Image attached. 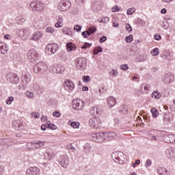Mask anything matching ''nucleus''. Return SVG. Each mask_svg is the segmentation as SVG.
<instances>
[{"mask_svg": "<svg viewBox=\"0 0 175 175\" xmlns=\"http://www.w3.org/2000/svg\"><path fill=\"white\" fill-rule=\"evenodd\" d=\"M49 66L43 62L37 63L33 67V72L37 75H43L47 72Z\"/></svg>", "mask_w": 175, "mask_h": 175, "instance_id": "nucleus-1", "label": "nucleus"}, {"mask_svg": "<svg viewBox=\"0 0 175 175\" xmlns=\"http://www.w3.org/2000/svg\"><path fill=\"white\" fill-rule=\"evenodd\" d=\"M111 157L113 161L118 163L124 164L126 162V156L122 152H115Z\"/></svg>", "mask_w": 175, "mask_h": 175, "instance_id": "nucleus-2", "label": "nucleus"}, {"mask_svg": "<svg viewBox=\"0 0 175 175\" xmlns=\"http://www.w3.org/2000/svg\"><path fill=\"white\" fill-rule=\"evenodd\" d=\"M85 102L81 99H74L72 103V107L74 110L81 111L84 109Z\"/></svg>", "mask_w": 175, "mask_h": 175, "instance_id": "nucleus-3", "label": "nucleus"}, {"mask_svg": "<svg viewBox=\"0 0 175 175\" xmlns=\"http://www.w3.org/2000/svg\"><path fill=\"white\" fill-rule=\"evenodd\" d=\"M90 137L92 140L96 143H103V142H106L105 133H92L90 135Z\"/></svg>", "mask_w": 175, "mask_h": 175, "instance_id": "nucleus-4", "label": "nucleus"}, {"mask_svg": "<svg viewBox=\"0 0 175 175\" xmlns=\"http://www.w3.org/2000/svg\"><path fill=\"white\" fill-rule=\"evenodd\" d=\"M75 65L78 70H84L87 68V60L84 57H78L75 61Z\"/></svg>", "mask_w": 175, "mask_h": 175, "instance_id": "nucleus-5", "label": "nucleus"}, {"mask_svg": "<svg viewBox=\"0 0 175 175\" xmlns=\"http://www.w3.org/2000/svg\"><path fill=\"white\" fill-rule=\"evenodd\" d=\"M59 49V46H58L57 44H55V43L49 44L46 46L45 53L46 54H48V55H53L55 54L57 51H58Z\"/></svg>", "mask_w": 175, "mask_h": 175, "instance_id": "nucleus-6", "label": "nucleus"}, {"mask_svg": "<svg viewBox=\"0 0 175 175\" xmlns=\"http://www.w3.org/2000/svg\"><path fill=\"white\" fill-rule=\"evenodd\" d=\"M70 6H72L70 1L68 0H62L57 5V10L59 12H68L70 9Z\"/></svg>", "mask_w": 175, "mask_h": 175, "instance_id": "nucleus-7", "label": "nucleus"}, {"mask_svg": "<svg viewBox=\"0 0 175 175\" xmlns=\"http://www.w3.org/2000/svg\"><path fill=\"white\" fill-rule=\"evenodd\" d=\"M27 58L30 62L35 63L39 59V53L35 49H30L27 53Z\"/></svg>", "mask_w": 175, "mask_h": 175, "instance_id": "nucleus-8", "label": "nucleus"}, {"mask_svg": "<svg viewBox=\"0 0 175 175\" xmlns=\"http://www.w3.org/2000/svg\"><path fill=\"white\" fill-rule=\"evenodd\" d=\"M31 32L29 31V29H18L16 31V35L19 38H21L23 40H27L28 38H29Z\"/></svg>", "mask_w": 175, "mask_h": 175, "instance_id": "nucleus-9", "label": "nucleus"}, {"mask_svg": "<svg viewBox=\"0 0 175 175\" xmlns=\"http://www.w3.org/2000/svg\"><path fill=\"white\" fill-rule=\"evenodd\" d=\"M148 136L151 142H158L161 137V131L159 130H151L148 132Z\"/></svg>", "mask_w": 175, "mask_h": 175, "instance_id": "nucleus-10", "label": "nucleus"}, {"mask_svg": "<svg viewBox=\"0 0 175 175\" xmlns=\"http://www.w3.org/2000/svg\"><path fill=\"white\" fill-rule=\"evenodd\" d=\"M50 70L55 75H61L65 72V67L61 64H55L53 66H51Z\"/></svg>", "mask_w": 175, "mask_h": 175, "instance_id": "nucleus-11", "label": "nucleus"}, {"mask_svg": "<svg viewBox=\"0 0 175 175\" xmlns=\"http://www.w3.org/2000/svg\"><path fill=\"white\" fill-rule=\"evenodd\" d=\"M89 125L91 128L97 129L100 125H102V120L99 118L93 117L89 120Z\"/></svg>", "mask_w": 175, "mask_h": 175, "instance_id": "nucleus-12", "label": "nucleus"}, {"mask_svg": "<svg viewBox=\"0 0 175 175\" xmlns=\"http://www.w3.org/2000/svg\"><path fill=\"white\" fill-rule=\"evenodd\" d=\"M30 8L32 10H37V12H42L44 8V5L40 1H32L30 3Z\"/></svg>", "mask_w": 175, "mask_h": 175, "instance_id": "nucleus-13", "label": "nucleus"}, {"mask_svg": "<svg viewBox=\"0 0 175 175\" xmlns=\"http://www.w3.org/2000/svg\"><path fill=\"white\" fill-rule=\"evenodd\" d=\"M96 31V27L95 26L90 27L88 29V30L81 33L82 36L85 38V39H88L92 33H95Z\"/></svg>", "mask_w": 175, "mask_h": 175, "instance_id": "nucleus-14", "label": "nucleus"}, {"mask_svg": "<svg viewBox=\"0 0 175 175\" xmlns=\"http://www.w3.org/2000/svg\"><path fill=\"white\" fill-rule=\"evenodd\" d=\"M91 9L93 12H99L102 9V3L99 0H94L91 3Z\"/></svg>", "mask_w": 175, "mask_h": 175, "instance_id": "nucleus-15", "label": "nucleus"}, {"mask_svg": "<svg viewBox=\"0 0 175 175\" xmlns=\"http://www.w3.org/2000/svg\"><path fill=\"white\" fill-rule=\"evenodd\" d=\"M40 169L38 167H29L26 170V175H39Z\"/></svg>", "mask_w": 175, "mask_h": 175, "instance_id": "nucleus-16", "label": "nucleus"}, {"mask_svg": "<svg viewBox=\"0 0 175 175\" xmlns=\"http://www.w3.org/2000/svg\"><path fill=\"white\" fill-rule=\"evenodd\" d=\"M8 81L12 84H17L18 83V77L14 73H8L6 76Z\"/></svg>", "mask_w": 175, "mask_h": 175, "instance_id": "nucleus-17", "label": "nucleus"}, {"mask_svg": "<svg viewBox=\"0 0 175 175\" xmlns=\"http://www.w3.org/2000/svg\"><path fill=\"white\" fill-rule=\"evenodd\" d=\"M59 163L62 167H67L69 165V157L68 155L61 156L59 159Z\"/></svg>", "mask_w": 175, "mask_h": 175, "instance_id": "nucleus-18", "label": "nucleus"}, {"mask_svg": "<svg viewBox=\"0 0 175 175\" xmlns=\"http://www.w3.org/2000/svg\"><path fill=\"white\" fill-rule=\"evenodd\" d=\"M12 126L14 129L16 131H24L25 129L24 128V125L20 120H15L12 122Z\"/></svg>", "mask_w": 175, "mask_h": 175, "instance_id": "nucleus-19", "label": "nucleus"}, {"mask_svg": "<svg viewBox=\"0 0 175 175\" xmlns=\"http://www.w3.org/2000/svg\"><path fill=\"white\" fill-rule=\"evenodd\" d=\"M165 155L169 159H175V148L166 149Z\"/></svg>", "mask_w": 175, "mask_h": 175, "instance_id": "nucleus-20", "label": "nucleus"}, {"mask_svg": "<svg viewBox=\"0 0 175 175\" xmlns=\"http://www.w3.org/2000/svg\"><path fill=\"white\" fill-rule=\"evenodd\" d=\"M42 36L43 33L40 31H36L30 38V40H34V42H38V40H40V39H42Z\"/></svg>", "mask_w": 175, "mask_h": 175, "instance_id": "nucleus-21", "label": "nucleus"}, {"mask_svg": "<svg viewBox=\"0 0 175 175\" xmlns=\"http://www.w3.org/2000/svg\"><path fill=\"white\" fill-rule=\"evenodd\" d=\"M174 79V77L170 74H165L163 78V81L165 84H170L172 81Z\"/></svg>", "mask_w": 175, "mask_h": 175, "instance_id": "nucleus-22", "label": "nucleus"}, {"mask_svg": "<svg viewBox=\"0 0 175 175\" xmlns=\"http://www.w3.org/2000/svg\"><path fill=\"white\" fill-rule=\"evenodd\" d=\"M157 173L159 175H170L171 174L170 170L163 167H159L157 168Z\"/></svg>", "mask_w": 175, "mask_h": 175, "instance_id": "nucleus-23", "label": "nucleus"}, {"mask_svg": "<svg viewBox=\"0 0 175 175\" xmlns=\"http://www.w3.org/2000/svg\"><path fill=\"white\" fill-rule=\"evenodd\" d=\"M104 133L105 135L106 142H107L108 140H113V139L117 137V133L113 131L105 132Z\"/></svg>", "mask_w": 175, "mask_h": 175, "instance_id": "nucleus-24", "label": "nucleus"}, {"mask_svg": "<svg viewBox=\"0 0 175 175\" xmlns=\"http://www.w3.org/2000/svg\"><path fill=\"white\" fill-rule=\"evenodd\" d=\"M44 155L45 159H47L48 161H51V159L55 157V154H54V152H53L51 149L47 150L46 152L44 153Z\"/></svg>", "mask_w": 175, "mask_h": 175, "instance_id": "nucleus-25", "label": "nucleus"}, {"mask_svg": "<svg viewBox=\"0 0 175 175\" xmlns=\"http://www.w3.org/2000/svg\"><path fill=\"white\" fill-rule=\"evenodd\" d=\"M64 85L66 88H68V92H72V91L75 90V83L69 80L65 81Z\"/></svg>", "mask_w": 175, "mask_h": 175, "instance_id": "nucleus-26", "label": "nucleus"}, {"mask_svg": "<svg viewBox=\"0 0 175 175\" xmlns=\"http://www.w3.org/2000/svg\"><path fill=\"white\" fill-rule=\"evenodd\" d=\"M9 51V48L5 42H0V54H6Z\"/></svg>", "mask_w": 175, "mask_h": 175, "instance_id": "nucleus-27", "label": "nucleus"}, {"mask_svg": "<svg viewBox=\"0 0 175 175\" xmlns=\"http://www.w3.org/2000/svg\"><path fill=\"white\" fill-rule=\"evenodd\" d=\"M173 120V113L170 112H165L163 116L164 122H170Z\"/></svg>", "mask_w": 175, "mask_h": 175, "instance_id": "nucleus-28", "label": "nucleus"}, {"mask_svg": "<svg viewBox=\"0 0 175 175\" xmlns=\"http://www.w3.org/2000/svg\"><path fill=\"white\" fill-rule=\"evenodd\" d=\"M164 142L165 143H174L175 144V135H168L164 136Z\"/></svg>", "mask_w": 175, "mask_h": 175, "instance_id": "nucleus-29", "label": "nucleus"}, {"mask_svg": "<svg viewBox=\"0 0 175 175\" xmlns=\"http://www.w3.org/2000/svg\"><path fill=\"white\" fill-rule=\"evenodd\" d=\"M33 143H34V148L36 150H38V149L43 147V146H44V144H46V142L40 141V140L33 141Z\"/></svg>", "mask_w": 175, "mask_h": 175, "instance_id": "nucleus-30", "label": "nucleus"}, {"mask_svg": "<svg viewBox=\"0 0 175 175\" xmlns=\"http://www.w3.org/2000/svg\"><path fill=\"white\" fill-rule=\"evenodd\" d=\"M100 113V107L98 106H94L90 109L91 116H98Z\"/></svg>", "mask_w": 175, "mask_h": 175, "instance_id": "nucleus-31", "label": "nucleus"}, {"mask_svg": "<svg viewBox=\"0 0 175 175\" xmlns=\"http://www.w3.org/2000/svg\"><path fill=\"white\" fill-rule=\"evenodd\" d=\"M162 58H163V59H167V61H172V59H173L174 56H173V53H170L168 52H164L162 55H161Z\"/></svg>", "mask_w": 175, "mask_h": 175, "instance_id": "nucleus-32", "label": "nucleus"}, {"mask_svg": "<svg viewBox=\"0 0 175 175\" xmlns=\"http://www.w3.org/2000/svg\"><path fill=\"white\" fill-rule=\"evenodd\" d=\"M117 103V100H116V98L113 96H110L107 99V104L109 106V107H113L116 106V104Z\"/></svg>", "mask_w": 175, "mask_h": 175, "instance_id": "nucleus-33", "label": "nucleus"}, {"mask_svg": "<svg viewBox=\"0 0 175 175\" xmlns=\"http://www.w3.org/2000/svg\"><path fill=\"white\" fill-rule=\"evenodd\" d=\"M66 47L67 51L68 52L75 51L77 49V46L75 45V44H73L72 42L67 43Z\"/></svg>", "mask_w": 175, "mask_h": 175, "instance_id": "nucleus-34", "label": "nucleus"}, {"mask_svg": "<svg viewBox=\"0 0 175 175\" xmlns=\"http://www.w3.org/2000/svg\"><path fill=\"white\" fill-rule=\"evenodd\" d=\"M147 59H148V57L146 54L139 55L137 58L138 62H144L147 61Z\"/></svg>", "mask_w": 175, "mask_h": 175, "instance_id": "nucleus-35", "label": "nucleus"}, {"mask_svg": "<svg viewBox=\"0 0 175 175\" xmlns=\"http://www.w3.org/2000/svg\"><path fill=\"white\" fill-rule=\"evenodd\" d=\"M68 124L70 125L72 128H74V129H79V128H80V122H72L69 120Z\"/></svg>", "mask_w": 175, "mask_h": 175, "instance_id": "nucleus-36", "label": "nucleus"}, {"mask_svg": "<svg viewBox=\"0 0 175 175\" xmlns=\"http://www.w3.org/2000/svg\"><path fill=\"white\" fill-rule=\"evenodd\" d=\"M91 148H92V146H91V144L87 143L83 147V151L85 154H88L91 151Z\"/></svg>", "mask_w": 175, "mask_h": 175, "instance_id": "nucleus-37", "label": "nucleus"}, {"mask_svg": "<svg viewBox=\"0 0 175 175\" xmlns=\"http://www.w3.org/2000/svg\"><path fill=\"white\" fill-rule=\"evenodd\" d=\"M119 113H120V114H127L128 107H126L125 105H121L119 108Z\"/></svg>", "mask_w": 175, "mask_h": 175, "instance_id": "nucleus-38", "label": "nucleus"}, {"mask_svg": "<svg viewBox=\"0 0 175 175\" xmlns=\"http://www.w3.org/2000/svg\"><path fill=\"white\" fill-rule=\"evenodd\" d=\"M150 113H152L153 118H157V117H158V114H159V111L157 108H152Z\"/></svg>", "mask_w": 175, "mask_h": 175, "instance_id": "nucleus-39", "label": "nucleus"}, {"mask_svg": "<svg viewBox=\"0 0 175 175\" xmlns=\"http://www.w3.org/2000/svg\"><path fill=\"white\" fill-rule=\"evenodd\" d=\"M152 98H154V99H159L161 98V93L158 91H154L152 94Z\"/></svg>", "mask_w": 175, "mask_h": 175, "instance_id": "nucleus-40", "label": "nucleus"}, {"mask_svg": "<svg viewBox=\"0 0 175 175\" xmlns=\"http://www.w3.org/2000/svg\"><path fill=\"white\" fill-rule=\"evenodd\" d=\"M103 51V49H102V47L97 46L94 49V55H98V53H102Z\"/></svg>", "mask_w": 175, "mask_h": 175, "instance_id": "nucleus-41", "label": "nucleus"}, {"mask_svg": "<svg viewBox=\"0 0 175 175\" xmlns=\"http://www.w3.org/2000/svg\"><path fill=\"white\" fill-rule=\"evenodd\" d=\"M109 75H110V76H111L112 77H117V76H118V71L117 70L112 69V70L109 72Z\"/></svg>", "mask_w": 175, "mask_h": 175, "instance_id": "nucleus-42", "label": "nucleus"}, {"mask_svg": "<svg viewBox=\"0 0 175 175\" xmlns=\"http://www.w3.org/2000/svg\"><path fill=\"white\" fill-rule=\"evenodd\" d=\"M46 125L49 129H52V131H55V129H57V126L55 124H51L50 121L46 122Z\"/></svg>", "mask_w": 175, "mask_h": 175, "instance_id": "nucleus-43", "label": "nucleus"}, {"mask_svg": "<svg viewBox=\"0 0 175 175\" xmlns=\"http://www.w3.org/2000/svg\"><path fill=\"white\" fill-rule=\"evenodd\" d=\"M27 148H28V150H35L33 141L32 142H27Z\"/></svg>", "mask_w": 175, "mask_h": 175, "instance_id": "nucleus-44", "label": "nucleus"}, {"mask_svg": "<svg viewBox=\"0 0 175 175\" xmlns=\"http://www.w3.org/2000/svg\"><path fill=\"white\" fill-rule=\"evenodd\" d=\"M150 54L153 55V57H157L159 54V49L155 48L152 51H151Z\"/></svg>", "mask_w": 175, "mask_h": 175, "instance_id": "nucleus-45", "label": "nucleus"}, {"mask_svg": "<svg viewBox=\"0 0 175 175\" xmlns=\"http://www.w3.org/2000/svg\"><path fill=\"white\" fill-rule=\"evenodd\" d=\"M45 32H46V33H53V32H55V29L54 27H48L46 28Z\"/></svg>", "mask_w": 175, "mask_h": 175, "instance_id": "nucleus-46", "label": "nucleus"}, {"mask_svg": "<svg viewBox=\"0 0 175 175\" xmlns=\"http://www.w3.org/2000/svg\"><path fill=\"white\" fill-rule=\"evenodd\" d=\"M136 12V8H129L126 11V14H128V16H132V14Z\"/></svg>", "mask_w": 175, "mask_h": 175, "instance_id": "nucleus-47", "label": "nucleus"}, {"mask_svg": "<svg viewBox=\"0 0 175 175\" xmlns=\"http://www.w3.org/2000/svg\"><path fill=\"white\" fill-rule=\"evenodd\" d=\"M125 41L126 42V43H131V42H133V36L130 35V36L126 37Z\"/></svg>", "mask_w": 175, "mask_h": 175, "instance_id": "nucleus-48", "label": "nucleus"}, {"mask_svg": "<svg viewBox=\"0 0 175 175\" xmlns=\"http://www.w3.org/2000/svg\"><path fill=\"white\" fill-rule=\"evenodd\" d=\"M83 83H90L91 81V77L90 76H83Z\"/></svg>", "mask_w": 175, "mask_h": 175, "instance_id": "nucleus-49", "label": "nucleus"}, {"mask_svg": "<svg viewBox=\"0 0 175 175\" xmlns=\"http://www.w3.org/2000/svg\"><path fill=\"white\" fill-rule=\"evenodd\" d=\"M31 116L33 117V118H39L40 117L39 112H32Z\"/></svg>", "mask_w": 175, "mask_h": 175, "instance_id": "nucleus-50", "label": "nucleus"}, {"mask_svg": "<svg viewBox=\"0 0 175 175\" xmlns=\"http://www.w3.org/2000/svg\"><path fill=\"white\" fill-rule=\"evenodd\" d=\"M151 165H152V161H151V159H147L146 162L145 163V167H150V166H151Z\"/></svg>", "mask_w": 175, "mask_h": 175, "instance_id": "nucleus-51", "label": "nucleus"}, {"mask_svg": "<svg viewBox=\"0 0 175 175\" xmlns=\"http://www.w3.org/2000/svg\"><path fill=\"white\" fill-rule=\"evenodd\" d=\"M13 100H14V98L11 96V97H9L6 100H5V103L7 105H12V102H13Z\"/></svg>", "mask_w": 175, "mask_h": 175, "instance_id": "nucleus-52", "label": "nucleus"}, {"mask_svg": "<svg viewBox=\"0 0 175 175\" xmlns=\"http://www.w3.org/2000/svg\"><path fill=\"white\" fill-rule=\"evenodd\" d=\"M26 96H27V98H29L30 99H33V92H27Z\"/></svg>", "mask_w": 175, "mask_h": 175, "instance_id": "nucleus-53", "label": "nucleus"}, {"mask_svg": "<svg viewBox=\"0 0 175 175\" xmlns=\"http://www.w3.org/2000/svg\"><path fill=\"white\" fill-rule=\"evenodd\" d=\"M121 70H128L129 69V67L128 66V64H122L120 66Z\"/></svg>", "mask_w": 175, "mask_h": 175, "instance_id": "nucleus-54", "label": "nucleus"}, {"mask_svg": "<svg viewBox=\"0 0 175 175\" xmlns=\"http://www.w3.org/2000/svg\"><path fill=\"white\" fill-rule=\"evenodd\" d=\"M81 28H83L82 26H80L79 25H77L74 27V29L75 31H76L77 32H80V31H81Z\"/></svg>", "mask_w": 175, "mask_h": 175, "instance_id": "nucleus-55", "label": "nucleus"}, {"mask_svg": "<svg viewBox=\"0 0 175 175\" xmlns=\"http://www.w3.org/2000/svg\"><path fill=\"white\" fill-rule=\"evenodd\" d=\"M55 28H62L64 27V23L57 21V23L55 24Z\"/></svg>", "mask_w": 175, "mask_h": 175, "instance_id": "nucleus-56", "label": "nucleus"}, {"mask_svg": "<svg viewBox=\"0 0 175 175\" xmlns=\"http://www.w3.org/2000/svg\"><path fill=\"white\" fill-rule=\"evenodd\" d=\"M16 19L18 21H21L19 24H23V23H25V18H24V17L23 16H18Z\"/></svg>", "mask_w": 175, "mask_h": 175, "instance_id": "nucleus-57", "label": "nucleus"}, {"mask_svg": "<svg viewBox=\"0 0 175 175\" xmlns=\"http://www.w3.org/2000/svg\"><path fill=\"white\" fill-rule=\"evenodd\" d=\"M162 27L165 29H169V23H167V21L163 22Z\"/></svg>", "mask_w": 175, "mask_h": 175, "instance_id": "nucleus-58", "label": "nucleus"}, {"mask_svg": "<svg viewBox=\"0 0 175 175\" xmlns=\"http://www.w3.org/2000/svg\"><path fill=\"white\" fill-rule=\"evenodd\" d=\"M110 21V19H109V17H105L101 19V23H103L104 24H107Z\"/></svg>", "mask_w": 175, "mask_h": 175, "instance_id": "nucleus-59", "label": "nucleus"}, {"mask_svg": "<svg viewBox=\"0 0 175 175\" xmlns=\"http://www.w3.org/2000/svg\"><path fill=\"white\" fill-rule=\"evenodd\" d=\"M92 44H90V43H88V42H85L84 44V45H83L81 46V49H83V50H85V49H88V47H90V46H92Z\"/></svg>", "mask_w": 175, "mask_h": 175, "instance_id": "nucleus-60", "label": "nucleus"}, {"mask_svg": "<svg viewBox=\"0 0 175 175\" xmlns=\"http://www.w3.org/2000/svg\"><path fill=\"white\" fill-rule=\"evenodd\" d=\"M111 12H113V13H115L116 12H120V8H118V6L117 5H114L111 8Z\"/></svg>", "mask_w": 175, "mask_h": 175, "instance_id": "nucleus-61", "label": "nucleus"}, {"mask_svg": "<svg viewBox=\"0 0 175 175\" xmlns=\"http://www.w3.org/2000/svg\"><path fill=\"white\" fill-rule=\"evenodd\" d=\"M62 32H63V33H64V35H70L69 34V28H68V27L63 28Z\"/></svg>", "mask_w": 175, "mask_h": 175, "instance_id": "nucleus-62", "label": "nucleus"}, {"mask_svg": "<svg viewBox=\"0 0 175 175\" xmlns=\"http://www.w3.org/2000/svg\"><path fill=\"white\" fill-rule=\"evenodd\" d=\"M150 85H145L144 86V90L146 92V94H148V92L150 91Z\"/></svg>", "mask_w": 175, "mask_h": 175, "instance_id": "nucleus-63", "label": "nucleus"}, {"mask_svg": "<svg viewBox=\"0 0 175 175\" xmlns=\"http://www.w3.org/2000/svg\"><path fill=\"white\" fill-rule=\"evenodd\" d=\"M53 117H56L58 118L61 117V113H59V111H54L53 113Z\"/></svg>", "mask_w": 175, "mask_h": 175, "instance_id": "nucleus-64", "label": "nucleus"}]
</instances>
